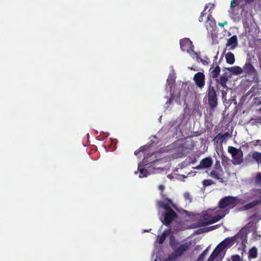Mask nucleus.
<instances>
[{"mask_svg":"<svg viewBox=\"0 0 261 261\" xmlns=\"http://www.w3.org/2000/svg\"><path fill=\"white\" fill-rule=\"evenodd\" d=\"M177 150H174L167 153L156 152L149 156H145L142 163L138 164V171L135 172V174L139 173V177H146L149 174L158 173L161 169L168 167L167 163L164 166H158V165L166 163L171 160V158L176 159L181 156V154L176 153Z\"/></svg>","mask_w":261,"mask_h":261,"instance_id":"1","label":"nucleus"},{"mask_svg":"<svg viewBox=\"0 0 261 261\" xmlns=\"http://www.w3.org/2000/svg\"><path fill=\"white\" fill-rule=\"evenodd\" d=\"M239 202L237 197H225L219 201V206L215 209H209L202 213L203 224L207 225L215 223L224 217L229 208Z\"/></svg>","mask_w":261,"mask_h":261,"instance_id":"2","label":"nucleus"},{"mask_svg":"<svg viewBox=\"0 0 261 261\" xmlns=\"http://www.w3.org/2000/svg\"><path fill=\"white\" fill-rule=\"evenodd\" d=\"M170 244L174 250V252L169 255L165 261H178V259L189 248L192 243L191 242H187L182 244H179L172 236L170 238Z\"/></svg>","mask_w":261,"mask_h":261,"instance_id":"3","label":"nucleus"},{"mask_svg":"<svg viewBox=\"0 0 261 261\" xmlns=\"http://www.w3.org/2000/svg\"><path fill=\"white\" fill-rule=\"evenodd\" d=\"M175 80V73L174 70L172 68V72L169 74L167 80V83L169 86L170 93L172 98H178L180 97H184L186 96V91L184 90H179L180 85L178 84L173 85ZM181 84L182 89H185L187 85L184 83H179Z\"/></svg>","mask_w":261,"mask_h":261,"instance_id":"4","label":"nucleus"},{"mask_svg":"<svg viewBox=\"0 0 261 261\" xmlns=\"http://www.w3.org/2000/svg\"><path fill=\"white\" fill-rule=\"evenodd\" d=\"M165 200L166 203L159 202L158 204L166 212L163 219L162 218L160 219L163 223L168 225L176 217V215L171 210V208L175 207V205L172 203L171 200L166 198Z\"/></svg>","mask_w":261,"mask_h":261,"instance_id":"5","label":"nucleus"},{"mask_svg":"<svg viewBox=\"0 0 261 261\" xmlns=\"http://www.w3.org/2000/svg\"><path fill=\"white\" fill-rule=\"evenodd\" d=\"M244 198L246 199L256 198L257 199L246 204L244 206L245 210H248L253 207L258 203L261 202V190L258 189H254L251 191L250 192L246 193L244 195Z\"/></svg>","mask_w":261,"mask_h":261,"instance_id":"6","label":"nucleus"},{"mask_svg":"<svg viewBox=\"0 0 261 261\" xmlns=\"http://www.w3.org/2000/svg\"><path fill=\"white\" fill-rule=\"evenodd\" d=\"M180 48L182 50L187 51L193 59H195L197 61L200 59L197 53L193 50L194 46L192 42L188 38H184L180 41Z\"/></svg>","mask_w":261,"mask_h":261,"instance_id":"7","label":"nucleus"},{"mask_svg":"<svg viewBox=\"0 0 261 261\" xmlns=\"http://www.w3.org/2000/svg\"><path fill=\"white\" fill-rule=\"evenodd\" d=\"M210 175L219 180L220 182L227 181V178L224 176V173L222 169L219 162H216L213 170L211 171Z\"/></svg>","mask_w":261,"mask_h":261,"instance_id":"8","label":"nucleus"},{"mask_svg":"<svg viewBox=\"0 0 261 261\" xmlns=\"http://www.w3.org/2000/svg\"><path fill=\"white\" fill-rule=\"evenodd\" d=\"M228 151L231 155L232 163L234 165H240L243 162V152L241 149L229 146Z\"/></svg>","mask_w":261,"mask_h":261,"instance_id":"9","label":"nucleus"},{"mask_svg":"<svg viewBox=\"0 0 261 261\" xmlns=\"http://www.w3.org/2000/svg\"><path fill=\"white\" fill-rule=\"evenodd\" d=\"M204 19L206 20V28L207 30L211 32H212L216 26L215 21L211 16L207 15L206 13L203 12L201 13L199 18V21H203Z\"/></svg>","mask_w":261,"mask_h":261,"instance_id":"10","label":"nucleus"},{"mask_svg":"<svg viewBox=\"0 0 261 261\" xmlns=\"http://www.w3.org/2000/svg\"><path fill=\"white\" fill-rule=\"evenodd\" d=\"M208 101L210 106L215 108L217 105V98L214 87L210 86L208 89Z\"/></svg>","mask_w":261,"mask_h":261,"instance_id":"11","label":"nucleus"},{"mask_svg":"<svg viewBox=\"0 0 261 261\" xmlns=\"http://www.w3.org/2000/svg\"><path fill=\"white\" fill-rule=\"evenodd\" d=\"M238 45L237 37L234 35L227 40L224 51L225 52L227 50H232L238 46Z\"/></svg>","mask_w":261,"mask_h":261,"instance_id":"12","label":"nucleus"},{"mask_svg":"<svg viewBox=\"0 0 261 261\" xmlns=\"http://www.w3.org/2000/svg\"><path fill=\"white\" fill-rule=\"evenodd\" d=\"M193 80L195 84L200 89H202L205 84V76L202 72H199L195 74Z\"/></svg>","mask_w":261,"mask_h":261,"instance_id":"13","label":"nucleus"},{"mask_svg":"<svg viewBox=\"0 0 261 261\" xmlns=\"http://www.w3.org/2000/svg\"><path fill=\"white\" fill-rule=\"evenodd\" d=\"M233 244V240L232 238H226L221 242L217 246L218 251L221 253L222 251L226 248L230 247Z\"/></svg>","mask_w":261,"mask_h":261,"instance_id":"14","label":"nucleus"},{"mask_svg":"<svg viewBox=\"0 0 261 261\" xmlns=\"http://www.w3.org/2000/svg\"><path fill=\"white\" fill-rule=\"evenodd\" d=\"M228 81V77L227 74L226 73L222 74L219 78L216 80L217 87H218V86L220 85L224 88H227L226 83Z\"/></svg>","mask_w":261,"mask_h":261,"instance_id":"15","label":"nucleus"},{"mask_svg":"<svg viewBox=\"0 0 261 261\" xmlns=\"http://www.w3.org/2000/svg\"><path fill=\"white\" fill-rule=\"evenodd\" d=\"M213 164V160L211 158H206L202 160L196 169L206 168L211 167Z\"/></svg>","mask_w":261,"mask_h":261,"instance_id":"16","label":"nucleus"},{"mask_svg":"<svg viewBox=\"0 0 261 261\" xmlns=\"http://www.w3.org/2000/svg\"><path fill=\"white\" fill-rule=\"evenodd\" d=\"M226 69L229 71L233 75H239L243 73V69L238 66H234L231 67L226 68Z\"/></svg>","mask_w":261,"mask_h":261,"instance_id":"17","label":"nucleus"},{"mask_svg":"<svg viewBox=\"0 0 261 261\" xmlns=\"http://www.w3.org/2000/svg\"><path fill=\"white\" fill-rule=\"evenodd\" d=\"M210 75L212 77L213 79L216 78L218 77V75L220 73V68L218 66H212L210 69Z\"/></svg>","mask_w":261,"mask_h":261,"instance_id":"18","label":"nucleus"},{"mask_svg":"<svg viewBox=\"0 0 261 261\" xmlns=\"http://www.w3.org/2000/svg\"><path fill=\"white\" fill-rule=\"evenodd\" d=\"M225 58L226 62L230 65H233L235 62L234 56L231 52H228L226 54Z\"/></svg>","mask_w":261,"mask_h":261,"instance_id":"19","label":"nucleus"},{"mask_svg":"<svg viewBox=\"0 0 261 261\" xmlns=\"http://www.w3.org/2000/svg\"><path fill=\"white\" fill-rule=\"evenodd\" d=\"M257 251L255 247L251 248L248 252V257L249 258H255L257 257Z\"/></svg>","mask_w":261,"mask_h":261,"instance_id":"20","label":"nucleus"},{"mask_svg":"<svg viewBox=\"0 0 261 261\" xmlns=\"http://www.w3.org/2000/svg\"><path fill=\"white\" fill-rule=\"evenodd\" d=\"M244 70L245 72L250 73H254L255 72V70L254 68L253 67L252 65L250 64H246L244 67Z\"/></svg>","mask_w":261,"mask_h":261,"instance_id":"21","label":"nucleus"},{"mask_svg":"<svg viewBox=\"0 0 261 261\" xmlns=\"http://www.w3.org/2000/svg\"><path fill=\"white\" fill-rule=\"evenodd\" d=\"M251 156L258 163L261 164V153L258 152H254L252 153Z\"/></svg>","mask_w":261,"mask_h":261,"instance_id":"22","label":"nucleus"},{"mask_svg":"<svg viewBox=\"0 0 261 261\" xmlns=\"http://www.w3.org/2000/svg\"><path fill=\"white\" fill-rule=\"evenodd\" d=\"M170 232L169 230H165L160 237H158L159 244H162L164 242L166 236L169 234Z\"/></svg>","mask_w":261,"mask_h":261,"instance_id":"23","label":"nucleus"},{"mask_svg":"<svg viewBox=\"0 0 261 261\" xmlns=\"http://www.w3.org/2000/svg\"><path fill=\"white\" fill-rule=\"evenodd\" d=\"M220 254V253L218 251V249H217V248H216L215 249L213 252V253L210 255V256L209 257L207 261H213L214 259L215 258V257H216Z\"/></svg>","mask_w":261,"mask_h":261,"instance_id":"24","label":"nucleus"},{"mask_svg":"<svg viewBox=\"0 0 261 261\" xmlns=\"http://www.w3.org/2000/svg\"><path fill=\"white\" fill-rule=\"evenodd\" d=\"M255 183L261 186V173H258L254 177Z\"/></svg>","mask_w":261,"mask_h":261,"instance_id":"25","label":"nucleus"},{"mask_svg":"<svg viewBox=\"0 0 261 261\" xmlns=\"http://www.w3.org/2000/svg\"><path fill=\"white\" fill-rule=\"evenodd\" d=\"M251 228L248 230L249 231H254L255 229V226L253 222H249L246 226V228Z\"/></svg>","mask_w":261,"mask_h":261,"instance_id":"26","label":"nucleus"},{"mask_svg":"<svg viewBox=\"0 0 261 261\" xmlns=\"http://www.w3.org/2000/svg\"><path fill=\"white\" fill-rule=\"evenodd\" d=\"M207 251H208V248H207L206 249H205L202 253V254L200 255V256H199V257L198 258V261H203V260L204 259V258L205 257V256L207 254Z\"/></svg>","mask_w":261,"mask_h":261,"instance_id":"27","label":"nucleus"},{"mask_svg":"<svg viewBox=\"0 0 261 261\" xmlns=\"http://www.w3.org/2000/svg\"><path fill=\"white\" fill-rule=\"evenodd\" d=\"M202 182L205 186H210L213 184V181L211 179H205Z\"/></svg>","mask_w":261,"mask_h":261,"instance_id":"28","label":"nucleus"},{"mask_svg":"<svg viewBox=\"0 0 261 261\" xmlns=\"http://www.w3.org/2000/svg\"><path fill=\"white\" fill-rule=\"evenodd\" d=\"M231 259L232 261H241L240 256L237 254L232 255Z\"/></svg>","mask_w":261,"mask_h":261,"instance_id":"29","label":"nucleus"},{"mask_svg":"<svg viewBox=\"0 0 261 261\" xmlns=\"http://www.w3.org/2000/svg\"><path fill=\"white\" fill-rule=\"evenodd\" d=\"M214 7V4L210 3L205 7V9L203 11V12H205L206 10L208 8H210V9H209V11H210L211 9H213Z\"/></svg>","mask_w":261,"mask_h":261,"instance_id":"30","label":"nucleus"},{"mask_svg":"<svg viewBox=\"0 0 261 261\" xmlns=\"http://www.w3.org/2000/svg\"><path fill=\"white\" fill-rule=\"evenodd\" d=\"M184 197L186 200H188L189 202L191 201V197L189 193H185L184 194Z\"/></svg>","mask_w":261,"mask_h":261,"instance_id":"31","label":"nucleus"},{"mask_svg":"<svg viewBox=\"0 0 261 261\" xmlns=\"http://www.w3.org/2000/svg\"><path fill=\"white\" fill-rule=\"evenodd\" d=\"M144 148H145V147H141L139 150H138V151H136L135 152V153H135V154L136 155H138V154H139V153H143V154H144V153H145L144 152V151H145V150H144Z\"/></svg>","mask_w":261,"mask_h":261,"instance_id":"32","label":"nucleus"},{"mask_svg":"<svg viewBox=\"0 0 261 261\" xmlns=\"http://www.w3.org/2000/svg\"><path fill=\"white\" fill-rule=\"evenodd\" d=\"M221 94H222V98L223 100V101L226 100V95H227V91H221Z\"/></svg>","mask_w":261,"mask_h":261,"instance_id":"33","label":"nucleus"},{"mask_svg":"<svg viewBox=\"0 0 261 261\" xmlns=\"http://www.w3.org/2000/svg\"><path fill=\"white\" fill-rule=\"evenodd\" d=\"M252 142L254 146L259 145V146L261 147V140H255V141H253Z\"/></svg>","mask_w":261,"mask_h":261,"instance_id":"34","label":"nucleus"},{"mask_svg":"<svg viewBox=\"0 0 261 261\" xmlns=\"http://www.w3.org/2000/svg\"><path fill=\"white\" fill-rule=\"evenodd\" d=\"M227 24V22L226 21H224L223 23H218V25L220 26L221 27H223L224 25H226Z\"/></svg>","mask_w":261,"mask_h":261,"instance_id":"35","label":"nucleus"},{"mask_svg":"<svg viewBox=\"0 0 261 261\" xmlns=\"http://www.w3.org/2000/svg\"><path fill=\"white\" fill-rule=\"evenodd\" d=\"M187 176H186L184 175H180L178 176V177L177 178L178 179H180V180H181L182 178H185L186 177H187Z\"/></svg>","mask_w":261,"mask_h":261,"instance_id":"36","label":"nucleus"},{"mask_svg":"<svg viewBox=\"0 0 261 261\" xmlns=\"http://www.w3.org/2000/svg\"><path fill=\"white\" fill-rule=\"evenodd\" d=\"M159 189L160 191H162L164 189V187L162 185H160L159 186Z\"/></svg>","mask_w":261,"mask_h":261,"instance_id":"37","label":"nucleus"},{"mask_svg":"<svg viewBox=\"0 0 261 261\" xmlns=\"http://www.w3.org/2000/svg\"><path fill=\"white\" fill-rule=\"evenodd\" d=\"M200 61L202 62L203 64H208V61H203V60L200 59Z\"/></svg>","mask_w":261,"mask_h":261,"instance_id":"38","label":"nucleus"},{"mask_svg":"<svg viewBox=\"0 0 261 261\" xmlns=\"http://www.w3.org/2000/svg\"><path fill=\"white\" fill-rule=\"evenodd\" d=\"M260 219V217H259H259H257V221H259Z\"/></svg>","mask_w":261,"mask_h":261,"instance_id":"39","label":"nucleus"},{"mask_svg":"<svg viewBox=\"0 0 261 261\" xmlns=\"http://www.w3.org/2000/svg\"><path fill=\"white\" fill-rule=\"evenodd\" d=\"M154 261H157V257L155 258Z\"/></svg>","mask_w":261,"mask_h":261,"instance_id":"40","label":"nucleus"},{"mask_svg":"<svg viewBox=\"0 0 261 261\" xmlns=\"http://www.w3.org/2000/svg\"><path fill=\"white\" fill-rule=\"evenodd\" d=\"M192 174V173H188V175H189Z\"/></svg>","mask_w":261,"mask_h":261,"instance_id":"41","label":"nucleus"},{"mask_svg":"<svg viewBox=\"0 0 261 261\" xmlns=\"http://www.w3.org/2000/svg\"><path fill=\"white\" fill-rule=\"evenodd\" d=\"M227 261H231V260L230 259H228Z\"/></svg>","mask_w":261,"mask_h":261,"instance_id":"42","label":"nucleus"},{"mask_svg":"<svg viewBox=\"0 0 261 261\" xmlns=\"http://www.w3.org/2000/svg\"><path fill=\"white\" fill-rule=\"evenodd\" d=\"M260 111H261V108L260 109Z\"/></svg>","mask_w":261,"mask_h":261,"instance_id":"43","label":"nucleus"}]
</instances>
